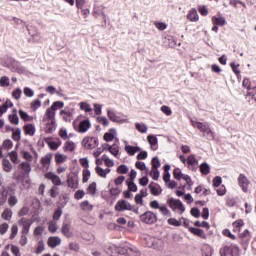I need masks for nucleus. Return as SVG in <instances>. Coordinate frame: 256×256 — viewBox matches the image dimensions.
Returning a JSON list of instances; mask_svg holds the SVG:
<instances>
[{
  "mask_svg": "<svg viewBox=\"0 0 256 256\" xmlns=\"http://www.w3.org/2000/svg\"><path fill=\"white\" fill-rule=\"evenodd\" d=\"M87 195H95L97 193V182H92L89 184V186L86 188Z\"/></svg>",
  "mask_w": 256,
  "mask_h": 256,
  "instance_id": "obj_34",
  "label": "nucleus"
},
{
  "mask_svg": "<svg viewBox=\"0 0 256 256\" xmlns=\"http://www.w3.org/2000/svg\"><path fill=\"white\" fill-rule=\"evenodd\" d=\"M72 125L75 131H77L78 133H87V131L91 129V121L88 118L80 121L78 126H77V120H74Z\"/></svg>",
  "mask_w": 256,
  "mask_h": 256,
  "instance_id": "obj_4",
  "label": "nucleus"
},
{
  "mask_svg": "<svg viewBox=\"0 0 256 256\" xmlns=\"http://www.w3.org/2000/svg\"><path fill=\"white\" fill-rule=\"evenodd\" d=\"M135 128L137 129V131H139V133H146L149 129L147 125L141 124L139 122L135 124Z\"/></svg>",
  "mask_w": 256,
  "mask_h": 256,
  "instance_id": "obj_51",
  "label": "nucleus"
},
{
  "mask_svg": "<svg viewBox=\"0 0 256 256\" xmlns=\"http://www.w3.org/2000/svg\"><path fill=\"white\" fill-rule=\"evenodd\" d=\"M20 167L25 173H31V164L29 162H22Z\"/></svg>",
  "mask_w": 256,
  "mask_h": 256,
  "instance_id": "obj_63",
  "label": "nucleus"
},
{
  "mask_svg": "<svg viewBox=\"0 0 256 256\" xmlns=\"http://www.w3.org/2000/svg\"><path fill=\"white\" fill-rule=\"evenodd\" d=\"M54 111H57V109H63L65 107V103L63 101H55L50 106Z\"/></svg>",
  "mask_w": 256,
  "mask_h": 256,
  "instance_id": "obj_52",
  "label": "nucleus"
},
{
  "mask_svg": "<svg viewBox=\"0 0 256 256\" xmlns=\"http://www.w3.org/2000/svg\"><path fill=\"white\" fill-rule=\"evenodd\" d=\"M212 23L213 25H217L218 27H223L224 25H227V20L223 16H213Z\"/></svg>",
  "mask_w": 256,
  "mask_h": 256,
  "instance_id": "obj_25",
  "label": "nucleus"
},
{
  "mask_svg": "<svg viewBox=\"0 0 256 256\" xmlns=\"http://www.w3.org/2000/svg\"><path fill=\"white\" fill-rule=\"evenodd\" d=\"M8 120L12 125H19V116L17 115V109L12 110V114L8 116Z\"/></svg>",
  "mask_w": 256,
  "mask_h": 256,
  "instance_id": "obj_27",
  "label": "nucleus"
},
{
  "mask_svg": "<svg viewBox=\"0 0 256 256\" xmlns=\"http://www.w3.org/2000/svg\"><path fill=\"white\" fill-rule=\"evenodd\" d=\"M19 117L20 119H22V121H32L33 117L29 116V114L27 112H25L24 110H19L18 111Z\"/></svg>",
  "mask_w": 256,
  "mask_h": 256,
  "instance_id": "obj_39",
  "label": "nucleus"
},
{
  "mask_svg": "<svg viewBox=\"0 0 256 256\" xmlns=\"http://www.w3.org/2000/svg\"><path fill=\"white\" fill-rule=\"evenodd\" d=\"M238 185L239 187H241L244 193H247V191H249V179H247V176H245V174L239 175Z\"/></svg>",
  "mask_w": 256,
  "mask_h": 256,
  "instance_id": "obj_9",
  "label": "nucleus"
},
{
  "mask_svg": "<svg viewBox=\"0 0 256 256\" xmlns=\"http://www.w3.org/2000/svg\"><path fill=\"white\" fill-rule=\"evenodd\" d=\"M187 19H189V21H192V22L199 21V13H197V9L196 8H192L188 12Z\"/></svg>",
  "mask_w": 256,
  "mask_h": 256,
  "instance_id": "obj_28",
  "label": "nucleus"
},
{
  "mask_svg": "<svg viewBox=\"0 0 256 256\" xmlns=\"http://www.w3.org/2000/svg\"><path fill=\"white\" fill-rule=\"evenodd\" d=\"M115 211L123 213V211H133V206L125 199H120L115 205Z\"/></svg>",
  "mask_w": 256,
  "mask_h": 256,
  "instance_id": "obj_6",
  "label": "nucleus"
},
{
  "mask_svg": "<svg viewBox=\"0 0 256 256\" xmlns=\"http://www.w3.org/2000/svg\"><path fill=\"white\" fill-rule=\"evenodd\" d=\"M82 147L85 149H95V147H99V138L97 137H85L82 140Z\"/></svg>",
  "mask_w": 256,
  "mask_h": 256,
  "instance_id": "obj_5",
  "label": "nucleus"
},
{
  "mask_svg": "<svg viewBox=\"0 0 256 256\" xmlns=\"http://www.w3.org/2000/svg\"><path fill=\"white\" fill-rule=\"evenodd\" d=\"M9 155L12 163H19V155L17 154V151L13 150L9 153Z\"/></svg>",
  "mask_w": 256,
  "mask_h": 256,
  "instance_id": "obj_62",
  "label": "nucleus"
},
{
  "mask_svg": "<svg viewBox=\"0 0 256 256\" xmlns=\"http://www.w3.org/2000/svg\"><path fill=\"white\" fill-rule=\"evenodd\" d=\"M108 119L113 123H127L126 119H119L113 110H107Z\"/></svg>",
  "mask_w": 256,
  "mask_h": 256,
  "instance_id": "obj_23",
  "label": "nucleus"
},
{
  "mask_svg": "<svg viewBox=\"0 0 256 256\" xmlns=\"http://www.w3.org/2000/svg\"><path fill=\"white\" fill-rule=\"evenodd\" d=\"M189 232L196 237H200V239H207V234H205V231L201 228L190 227Z\"/></svg>",
  "mask_w": 256,
  "mask_h": 256,
  "instance_id": "obj_16",
  "label": "nucleus"
},
{
  "mask_svg": "<svg viewBox=\"0 0 256 256\" xmlns=\"http://www.w3.org/2000/svg\"><path fill=\"white\" fill-rule=\"evenodd\" d=\"M116 171L119 175H127V173H129V167L125 164H121L117 167Z\"/></svg>",
  "mask_w": 256,
  "mask_h": 256,
  "instance_id": "obj_42",
  "label": "nucleus"
},
{
  "mask_svg": "<svg viewBox=\"0 0 256 256\" xmlns=\"http://www.w3.org/2000/svg\"><path fill=\"white\" fill-rule=\"evenodd\" d=\"M126 185L130 192L137 193V184H135V181H127L126 180Z\"/></svg>",
  "mask_w": 256,
  "mask_h": 256,
  "instance_id": "obj_49",
  "label": "nucleus"
},
{
  "mask_svg": "<svg viewBox=\"0 0 256 256\" xmlns=\"http://www.w3.org/2000/svg\"><path fill=\"white\" fill-rule=\"evenodd\" d=\"M147 157H149V154L147 153V151L145 150H140L138 151V154L136 156V159L138 161H145V159H147Z\"/></svg>",
  "mask_w": 256,
  "mask_h": 256,
  "instance_id": "obj_48",
  "label": "nucleus"
},
{
  "mask_svg": "<svg viewBox=\"0 0 256 256\" xmlns=\"http://www.w3.org/2000/svg\"><path fill=\"white\" fill-rule=\"evenodd\" d=\"M107 255L117 256V245L112 244L106 248Z\"/></svg>",
  "mask_w": 256,
  "mask_h": 256,
  "instance_id": "obj_40",
  "label": "nucleus"
},
{
  "mask_svg": "<svg viewBox=\"0 0 256 256\" xmlns=\"http://www.w3.org/2000/svg\"><path fill=\"white\" fill-rule=\"evenodd\" d=\"M17 203V196H15V194H10V197L8 198V205H10L11 207H15Z\"/></svg>",
  "mask_w": 256,
  "mask_h": 256,
  "instance_id": "obj_61",
  "label": "nucleus"
},
{
  "mask_svg": "<svg viewBox=\"0 0 256 256\" xmlns=\"http://www.w3.org/2000/svg\"><path fill=\"white\" fill-rule=\"evenodd\" d=\"M39 107H41V100L35 99L31 102V109L32 110L37 111V109H39Z\"/></svg>",
  "mask_w": 256,
  "mask_h": 256,
  "instance_id": "obj_64",
  "label": "nucleus"
},
{
  "mask_svg": "<svg viewBox=\"0 0 256 256\" xmlns=\"http://www.w3.org/2000/svg\"><path fill=\"white\" fill-rule=\"evenodd\" d=\"M52 159H53V154L48 153L41 158L40 163L41 165H43V167H47V165H51Z\"/></svg>",
  "mask_w": 256,
  "mask_h": 256,
  "instance_id": "obj_30",
  "label": "nucleus"
},
{
  "mask_svg": "<svg viewBox=\"0 0 256 256\" xmlns=\"http://www.w3.org/2000/svg\"><path fill=\"white\" fill-rule=\"evenodd\" d=\"M117 136V130L115 128H110L109 132H106L103 136L104 141L106 143H110Z\"/></svg>",
  "mask_w": 256,
  "mask_h": 256,
  "instance_id": "obj_22",
  "label": "nucleus"
},
{
  "mask_svg": "<svg viewBox=\"0 0 256 256\" xmlns=\"http://www.w3.org/2000/svg\"><path fill=\"white\" fill-rule=\"evenodd\" d=\"M13 217V211L9 208H6L2 213V219L5 221H11Z\"/></svg>",
  "mask_w": 256,
  "mask_h": 256,
  "instance_id": "obj_35",
  "label": "nucleus"
},
{
  "mask_svg": "<svg viewBox=\"0 0 256 256\" xmlns=\"http://www.w3.org/2000/svg\"><path fill=\"white\" fill-rule=\"evenodd\" d=\"M187 163L190 167H195V165H199V161L195 158V154H191L187 158Z\"/></svg>",
  "mask_w": 256,
  "mask_h": 256,
  "instance_id": "obj_41",
  "label": "nucleus"
},
{
  "mask_svg": "<svg viewBox=\"0 0 256 256\" xmlns=\"http://www.w3.org/2000/svg\"><path fill=\"white\" fill-rule=\"evenodd\" d=\"M167 223L173 227H181V220H177V218H169Z\"/></svg>",
  "mask_w": 256,
  "mask_h": 256,
  "instance_id": "obj_59",
  "label": "nucleus"
},
{
  "mask_svg": "<svg viewBox=\"0 0 256 256\" xmlns=\"http://www.w3.org/2000/svg\"><path fill=\"white\" fill-rule=\"evenodd\" d=\"M124 151H126V153L130 157H133L135 155V153H139V151H141V147L126 144L124 147Z\"/></svg>",
  "mask_w": 256,
  "mask_h": 256,
  "instance_id": "obj_19",
  "label": "nucleus"
},
{
  "mask_svg": "<svg viewBox=\"0 0 256 256\" xmlns=\"http://www.w3.org/2000/svg\"><path fill=\"white\" fill-rule=\"evenodd\" d=\"M45 179H49L53 183V185H56V187H59L62 185L61 177H59L57 174L53 172H48L45 174Z\"/></svg>",
  "mask_w": 256,
  "mask_h": 256,
  "instance_id": "obj_11",
  "label": "nucleus"
},
{
  "mask_svg": "<svg viewBox=\"0 0 256 256\" xmlns=\"http://www.w3.org/2000/svg\"><path fill=\"white\" fill-rule=\"evenodd\" d=\"M135 167L136 169H139V171H146V174L149 175V168H147L145 162L136 161Z\"/></svg>",
  "mask_w": 256,
  "mask_h": 256,
  "instance_id": "obj_36",
  "label": "nucleus"
},
{
  "mask_svg": "<svg viewBox=\"0 0 256 256\" xmlns=\"http://www.w3.org/2000/svg\"><path fill=\"white\" fill-rule=\"evenodd\" d=\"M63 215V209L61 206L55 209L54 214H53V220L54 221H59L61 219V216Z\"/></svg>",
  "mask_w": 256,
  "mask_h": 256,
  "instance_id": "obj_45",
  "label": "nucleus"
},
{
  "mask_svg": "<svg viewBox=\"0 0 256 256\" xmlns=\"http://www.w3.org/2000/svg\"><path fill=\"white\" fill-rule=\"evenodd\" d=\"M66 183L70 189H79V175L77 173L69 174Z\"/></svg>",
  "mask_w": 256,
  "mask_h": 256,
  "instance_id": "obj_7",
  "label": "nucleus"
},
{
  "mask_svg": "<svg viewBox=\"0 0 256 256\" xmlns=\"http://www.w3.org/2000/svg\"><path fill=\"white\" fill-rule=\"evenodd\" d=\"M147 141L150 145V149H152V151H157L158 147V143H159V140L157 139V136L156 135H153V134H149L147 136Z\"/></svg>",
  "mask_w": 256,
  "mask_h": 256,
  "instance_id": "obj_14",
  "label": "nucleus"
},
{
  "mask_svg": "<svg viewBox=\"0 0 256 256\" xmlns=\"http://www.w3.org/2000/svg\"><path fill=\"white\" fill-rule=\"evenodd\" d=\"M159 211L164 217H171V211L167 208L166 204L161 205Z\"/></svg>",
  "mask_w": 256,
  "mask_h": 256,
  "instance_id": "obj_43",
  "label": "nucleus"
},
{
  "mask_svg": "<svg viewBox=\"0 0 256 256\" xmlns=\"http://www.w3.org/2000/svg\"><path fill=\"white\" fill-rule=\"evenodd\" d=\"M173 177H174V179H176L177 181H181V179H183V172H181V169L175 168V169L173 170Z\"/></svg>",
  "mask_w": 256,
  "mask_h": 256,
  "instance_id": "obj_53",
  "label": "nucleus"
},
{
  "mask_svg": "<svg viewBox=\"0 0 256 256\" xmlns=\"http://www.w3.org/2000/svg\"><path fill=\"white\" fill-rule=\"evenodd\" d=\"M80 207H81L82 211H86V209H88V211L93 210V205L89 204V200H85V201L81 202Z\"/></svg>",
  "mask_w": 256,
  "mask_h": 256,
  "instance_id": "obj_54",
  "label": "nucleus"
},
{
  "mask_svg": "<svg viewBox=\"0 0 256 256\" xmlns=\"http://www.w3.org/2000/svg\"><path fill=\"white\" fill-rule=\"evenodd\" d=\"M80 109L81 111H85V113H91L93 111V108H91V104L87 102H80Z\"/></svg>",
  "mask_w": 256,
  "mask_h": 256,
  "instance_id": "obj_44",
  "label": "nucleus"
},
{
  "mask_svg": "<svg viewBox=\"0 0 256 256\" xmlns=\"http://www.w3.org/2000/svg\"><path fill=\"white\" fill-rule=\"evenodd\" d=\"M157 186H155V182H151L148 185V189H150V193L151 195H154V197H157L159 195H161V193H163V189H161V186L159 184H156Z\"/></svg>",
  "mask_w": 256,
  "mask_h": 256,
  "instance_id": "obj_12",
  "label": "nucleus"
},
{
  "mask_svg": "<svg viewBox=\"0 0 256 256\" xmlns=\"http://www.w3.org/2000/svg\"><path fill=\"white\" fill-rule=\"evenodd\" d=\"M13 141H21V128H16L12 133Z\"/></svg>",
  "mask_w": 256,
  "mask_h": 256,
  "instance_id": "obj_55",
  "label": "nucleus"
},
{
  "mask_svg": "<svg viewBox=\"0 0 256 256\" xmlns=\"http://www.w3.org/2000/svg\"><path fill=\"white\" fill-rule=\"evenodd\" d=\"M139 219L142 223H145V225H155L158 221L157 214L149 210L141 214Z\"/></svg>",
  "mask_w": 256,
  "mask_h": 256,
  "instance_id": "obj_2",
  "label": "nucleus"
},
{
  "mask_svg": "<svg viewBox=\"0 0 256 256\" xmlns=\"http://www.w3.org/2000/svg\"><path fill=\"white\" fill-rule=\"evenodd\" d=\"M9 192L10 195H15V189H13V187H8L7 189H3L1 191L2 199L4 201H7V197H9Z\"/></svg>",
  "mask_w": 256,
  "mask_h": 256,
  "instance_id": "obj_32",
  "label": "nucleus"
},
{
  "mask_svg": "<svg viewBox=\"0 0 256 256\" xmlns=\"http://www.w3.org/2000/svg\"><path fill=\"white\" fill-rule=\"evenodd\" d=\"M190 123L192 127L198 129L200 133H202V137L207 139V141H213V139H215V132H213L209 123H203L195 120H191Z\"/></svg>",
  "mask_w": 256,
  "mask_h": 256,
  "instance_id": "obj_1",
  "label": "nucleus"
},
{
  "mask_svg": "<svg viewBox=\"0 0 256 256\" xmlns=\"http://www.w3.org/2000/svg\"><path fill=\"white\" fill-rule=\"evenodd\" d=\"M223 183V178L221 176H215L212 180L213 187H221V184Z\"/></svg>",
  "mask_w": 256,
  "mask_h": 256,
  "instance_id": "obj_58",
  "label": "nucleus"
},
{
  "mask_svg": "<svg viewBox=\"0 0 256 256\" xmlns=\"http://www.w3.org/2000/svg\"><path fill=\"white\" fill-rule=\"evenodd\" d=\"M75 147H76L75 142L67 141L65 142L63 149L64 151H70V153H73V151H75Z\"/></svg>",
  "mask_w": 256,
  "mask_h": 256,
  "instance_id": "obj_37",
  "label": "nucleus"
},
{
  "mask_svg": "<svg viewBox=\"0 0 256 256\" xmlns=\"http://www.w3.org/2000/svg\"><path fill=\"white\" fill-rule=\"evenodd\" d=\"M20 155H22L23 159H25L29 163H31V161H33V155H31V153H29V151L21 150Z\"/></svg>",
  "mask_w": 256,
  "mask_h": 256,
  "instance_id": "obj_46",
  "label": "nucleus"
},
{
  "mask_svg": "<svg viewBox=\"0 0 256 256\" xmlns=\"http://www.w3.org/2000/svg\"><path fill=\"white\" fill-rule=\"evenodd\" d=\"M49 139H51V138H44L45 143L48 145V147L51 151H57L59 149V147H61L62 142L59 139L57 142L50 141Z\"/></svg>",
  "mask_w": 256,
  "mask_h": 256,
  "instance_id": "obj_21",
  "label": "nucleus"
},
{
  "mask_svg": "<svg viewBox=\"0 0 256 256\" xmlns=\"http://www.w3.org/2000/svg\"><path fill=\"white\" fill-rule=\"evenodd\" d=\"M55 161H56L57 165H61V163H65V161H67V156L65 154L56 153Z\"/></svg>",
  "mask_w": 256,
  "mask_h": 256,
  "instance_id": "obj_38",
  "label": "nucleus"
},
{
  "mask_svg": "<svg viewBox=\"0 0 256 256\" xmlns=\"http://www.w3.org/2000/svg\"><path fill=\"white\" fill-rule=\"evenodd\" d=\"M71 225H69L68 223H63L62 224V228H61V232L63 233V235L65 237H67L68 239L73 237V233H71Z\"/></svg>",
  "mask_w": 256,
  "mask_h": 256,
  "instance_id": "obj_26",
  "label": "nucleus"
},
{
  "mask_svg": "<svg viewBox=\"0 0 256 256\" xmlns=\"http://www.w3.org/2000/svg\"><path fill=\"white\" fill-rule=\"evenodd\" d=\"M199 169L202 175H209L211 173V166L207 162L200 164Z\"/></svg>",
  "mask_w": 256,
  "mask_h": 256,
  "instance_id": "obj_29",
  "label": "nucleus"
},
{
  "mask_svg": "<svg viewBox=\"0 0 256 256\" xmlns=\"http://www.w3.org/2000/svg\"><path fill=\"white\" fill-rule=\"evenodd\" d=\"M18 225L22 226V235H27L29 230L31 229L32 223L29 220H25L24 218L18 221Z\"/></svg>",
  "mask_w": 256,
  "mask_h": 256,
  "instance_id": "obj_13",
  "label": "nucleus"
},
{
  "mask_svg": "<svg viewBox=\"0 0 256 256\" xmlns=\"http://www.w3.org/2000/svg\"><path fill=\"white\" fill-rule=\"evenodd\" d=\"M45 116L47 117L48 121L47 125H53L55 127V110L50 106L46 109Z\"/></svg>",
  "mask_w": 256,
  "mask_h": 256,
  "instance_id": "obj_17",
  "label": "nucleus"
},
{
  "mask_svg": "<svg viewBox=\"0 0 256 256\" xmlns=\"http://www.w3.org/2000/svg\"><path fill=\"white\" fill-rule=\"evenodd\" d=\"M152 169H159L161 167V161L159 160V157L155 156L151 160Z\"/></svg>",
  "mask_w": 256,
  "mask_h": 256,
  "instance_id": "obj_56",
  "label": "nucleus"
},
{
  "mask_svg": "<svg viewBox=\"0 0 256 256\" xmlns=\"http://www.w3.org/2000/svg\"><path fill=\"white\" fill-rule=\"evenodd\" d=\"M60 115H64L62 119L66 123H71V121H73V112L67 108L60 110Z\"/></svg>",
  "mask_w": 256,
  "mask_h": 256,
  "instance_id": "obj_20",
  "label": "nucleus"
},
{
  "mask_svg": "<svg viewBox=\"0 0 256 256\" xmlns=\"http://www.w3.org/2000/svg\"><path fill=\"white\" fill-rule=\"evenodd\" d=\"M167 205L172 209V211H180V215H183L185 213V205L180 199H175L173 197L169 198L167 200Z\"/></svg>",
  "mask_w": 256,
  "mask_h": 256,
  "instance_id": "obj_3",
  "label": "nucleus"
},
{
  "mask_svg": "<svg viewBox=\"0 0 256 256\" xmlns=\"http://www.w3.org/2000/svg\"><path fill=\"white\" fill-rule=\"evenodd\" d=\"M2 165L6 173H11V170L13 169V164H11V161H9V159L4 158L2 160Z\"/></svg>",
  "mask_w": 256,
  "mask_h": 256,
  "instance_id": "obj_33",
  "label": "nucleus"
},
{
  "mask_svg": "<svg viewBox=\"0 0 256 256\" xmlns=\"http://www.w3.org/2000/svg\"><path fill=\"white\" fill-rule=\"evenodd\" d=\"M23 131H24L25 135H29L30 137H33V135H35V132L37 131V129L35 128L34 124H25L23 126Z\"/></svg>",
  "mask_w": 256,
  "mask_h": 256,
  "instance_id": "obj_24",
  "label": "nucleus"
},
{
  "mask_svg": "<svg viewBox=\"0 0 256 256\" xmlns=\"http://www.w3.org/2000/svg\"><path fill=\"white\" fill-rule=\"evenodd\" d=\"M242 87H244L245 89H247V93H246V99L248 97H251V99L256 102V98L255 97V94H253V92H251V80L249 78H244L243 79V82H242Z\"/></svg>",
  "mask_w": 256,
  "mask_h": 256,
  "instance_id": "obj_10",
  "label": "nucleus"
},
{
  "mask_svg": "<svg viewBox=\"0 0 256 256\" xmlns=\"http://www.w3.org/2000/svg\"><path fill=\"white\" fill-rule=\"evenodd\" d=\"M230 252H231L232 256H235L234 253H239V246L233 245L232 249H231V247L225 245L222 248H220L219 253H220V256H227V254L230 253Z\"/></svg>",
  "mask_w": 256,
  "mask_h": 256,
  "instance_id": "obj_8",
  "label": "nucleus"
},
{
  "mask_svg": "<svg viewBox=\"0 0 256 256\" xmlns=\"http://www.w3.org/2000/svg\"><path fill=\"white\" fill-rule=\"evenodd\" d=\"M190 215H192V217L195 219H199V217H201V210H199L198 207H193L190 210Z\"/></svg>",
  "mask_w": 256,
  "mask_h": 256,
  "instance_id": "obj_57",
  "label": "nucleus"
},
{
  "mask_svg": "<svg viewBox=\"0 0 256 256\" xmlns=\"http://www.w3.org/2000/svg\"><path fill=\"white\" fill-rule=\"evenodd\" d=\"M198 12L202 17H207L209 15V9H207L206 5H198Z\"/></svg>",
  "mask_w": 256,
  "mask_h": 256,
  "instance_id": "obj_47",
  "label": "nucleus"
},
{
  "mask_svg": "<svg viewBox=\"0 0 256 256\" xmlns=\"http://www.w3.org/2000/svg\"><path fill=\"white\" fill-rule=\"evenodd\" d=\"M48 247L55 249L58 245H61V238L59 236H50L47 241Z\"/></svg>",
  "mask_w": 256,
  "mask_h": 256,
  "instance_id": "obj_15",
  "label": "nucleus"
},
{
  "mask_svg": "<svg viewBox=\"0 0 256 256\" xmlns=\"http://www.w3.org/2000/svg\"><path fill=\"white\" fill-rule=\"evenodd\" d=\"M11 85V81L8 76H2L0 78V87H9Z\"/></svg>",
  "mask_w": 256,
  "mask_h": 256,
  "instance_id": "obj_50",
  "label": "nucleus"
},
{
  "mask_svg": "<svg viewBox=\"0 0 256 256\" xmlns=\"http://www.w3.org/2000/svg\"><path fill=\"white\" fill-rule=\"evenodd\" d=\"M8 69H10L12 73H23V66L15 60L8 65Z\"/></svg>",
  "mask_w": 256,
  "mask_h": 256,
  "instance_id": "obj_18",
  "label": "nucleus"
},
{
  "mask_svg": "<svg viewBox=\"0 0 256 256\" xmlns=\"http://www.w3.org/2000/svg\"><path fill=\"white\" fill-rule=\"evenodd\" d=\"M129 251L134 252V253L136 252V250L134 248L117 246V256L118 255H127L129 253Z\"/></svg>",
  "mask_w": 256,
  "mask_h": 256,
  "instance_id": "obj_31",
  "label": "nucleus"
},
{
  "mask_svg": "<svg viewBox=\"0 0 256 256\" xmlns=\"http://www.w3.org/2000/svg\"><path fill=\"white\" fill-rule=\"evenodd\" d=\"M21 95H23V91L21 90V88H16L12 92V97L13 99H16V101H18V99H21Z\"/></svg>",
  "mask_w": 256,
  "mask_h": 256,
  "instance_id": "obj_60",
  "label": "nucleus"
}]
</instances>
